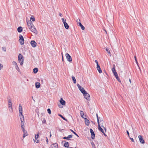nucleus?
Here are the masks:
<instances>
[{
  "mask_svg": "<svg viewBox=\"0 0 148 148\" xmlns=\"http://www.w3.org/2000/svg\"><path fill=\"white\" fill-rule=\"evenodd\" d=\"M27 25L29 28L31 27L32 26H33V24L32 23L31 21H28L27 22Z\"/></svg>",
  "mask_w": 148,
  "mask_h": 148,
  "instance_id": "9b49d317",
  "label": "nucleus"
},
{
  "mask_svg": "<svg viewBox=\"0 0 148 148\" xmlns=\"http://www.w3.org/2000/svg\"><path fill=\"white\" fill-rule=\"evenodd\" d=\"M21 121V127H24L23 126L24 125V121Z\"/></svg>",
  "mask_w": 148,
  "mask_h": 148,
  "instance_id": "473e14b6",
  "label": "nucleus"
},
{
  "mask_svg": "<svg viewBox=\"0 0 148 148\" xmlns=\"http://www.w3.org/2000/svg\"><path fill=\"white\" fill-rule=\"evenodd\" d=\"M82 118H83L84 119H85V120L86 119H87L86 118V116L85 115L84 116V115L83 117H82Z\"/></svg>",
  "mask_w": 148,
  "mask_h": 148,
  "instance_id": "052dcab7",
  "label": "nucleus"
},
{
  "mask_svg": "<svg viewBox=\"0 0 148 148\" xmlns=\"http://www.w3.org/2000/svg\"><path fill=\"white\" fill-rule=\"evenodd\" d=\"M80 113L81 116L82 117H83V116L84 115V112L82 111H81L80 112Z\"/></svg>",
  "mask_w": 148,
  "mask_h": 148,
  "instance_id": "f704fd0d",
  "label": "nucleus"
},
{
  "mask_svg": "<svg viewBox=\"0 0 148 148\" xmlns=\"http://www.w3.org/2000/svg\"><path fill=\"white\" fill-rule=\"evenodd\" d=\"M58 144L56 143L53 144H52L49 148H58Z\"/></svg>",
  "mask_w": 148,
  "mask_h": 148,
  "instance_id": "1a4fd4ad",
  "label": "nucleus"
},
{
  "mask_svg": "<svg viewBox=\"0 0 148 148\" xmlns=\"http://www.w3.org/2000/svg\"><path fill=\"white\" fill-rule=\"evenodd\" d=\"M86 94H83L84 98L88 100H90V95L89 94L87 93L86 92Z\"/></svg>",
  "mask_w": 148,
  "mask_h": 148,
  "instance_id": "39448f33",
  "label": "nucleus"
},
{
  "mask_svg": "<svg viewBox=\"0 0 148 148\" xmlns=\"http://www.w3.org/2000/svg\"><path fill=\"white\" fill-rule=\"evenodd\" d=\"M42 124H46V121L45 118H44L43 120L42 121Z\"/></svg>",
  "mask_w": 148,
  "mask_h": 148,
  "instance_id": "4c0bfd02",
  "label": "nucleus"
},
{
  "mask_svg": "<svg viewBox=\"0 0 148 148\" xmlns=\"http://www.w3.org/2000/svg\"><path fill=\"white\" fill-rule=\"evenodd\" d=\"M62 22H63V23L64 24V22H66V20L65 19L64 20V18H62Z\"/></svg>",
  "mask_w": 148,
  "mask_h": 148,
  "instance_id": "de8ad7c7",
  "label": "nucleus"
},
{
  "mask_svg": "<svg viewBox=\"0 0 148 148\" xmlns=\"http://www.w3.org/2000/svg\"><path fill=\"white\" fill-rule=\"evenodd\" d=\"M20 119L21 121H24V116L22 114L20 115Z\"/></svg>",
  "mask_w": 148,
  "mask_h": 148,
  "instance_id": "393cba45",
  "label": "nucleus"
},
{
  "mask_svg": "<svg viewBox=\"0 0 148 148\" xmlns=\"http://www.w3.org/2000/svg\"><path fill=\"white\" fill-rule=\"evenodd\" d=\"M101 127H102L104 129L105 132H106V129L105 127H103V126H102Z\"/></svg>",
  "mask_w": 148,
  "mask_h": 148,
  "instance_id": "bf43d9fd",
  "label": "nucleus"
},
{
  "mask_svg": "<svg viewBox=\"0 0 148 148\" xmlns=\"http://www.w3.org/2000/svg\"><path fill=\"white\" fill-rule=\"evenodd\" d=\"M96 116L97 117V121L98 123H99V119H100V117L98 116L97 114H96Z\"/></svg>",
  "mask_w": 148,
  "mask_h": 148,
  "instance_id": "c756f323",
  "label": "nucleus"
},
{
  "mask_svg": "<svg viewBox=\"0 0 148 148\" xmlns=\"http://www.w3.org/2000/svg\"><path fill=\"white\" fill-rule=\"evenodd\" d=\"M98 72H99V73H102V71L101 70V69L100 67L99 68H98L97 69Z\"/></svg>",
  "mask_w": 148,
  "mask_h": 148,
  "instance_id": "2f4dec72",
  "label": "nucleus"
},
{
  "mask_svg": "<svg viewBox=\"0 0 148 148\" xmlns=\"http://www.w3.org/2000/svg\"><path fill=\"white\" fill-rule=\"evenodd\" d=\"M64 27L66 29H68L69 28V26L68 24L66 22H64Z\"/></svg>",
  "mask_w": 148,
  "mask_h": 148,
  "instance_id": "dca6fc26",
  "label": "nucleus"
},
{
  "mask_svg": "<svg viewBox=\"0 0 148 148\" xmlns=\"http://www.w3.org/2000/svg\"><path fill=\"white\" fill-rule=\"evenodd\" d=\"M40 86L39 82H36L35 83V87L36 88H40Z\"/></svg>",
  "mask_w": 148,
  "mask_h": 148,
  "instance_id": "a211bd4d",
  "label": "nucleus"
},
{
  "mask_svg": "<svg viewBox=\"0 0 148 148\" xmlns=\"http://www.w3.org/2000/svg\"><path fill=\"white\" fill-rule=\"evenodd\" d=\"M32 20L33 21H35V18L34 17H31L30 19V20Z\"/></svg>",
  "mask_w": 148,
  "mask_h": 148,
  "instance_id": "a19ab883",
  "label": "nucleus"
},
{
  "mask_svg": "<svg viewBox=\"0 0 148 148\" xmlns=\"http://www.w3.org/2000/svg\"><path fill=\"white\" fill-rule=\"evenodd\" d=\"M47 111L48 112V113L50 114H51V111L50 108H48L47 110Z\"/></svg>",
  "mask_w": 148,
  "mask_h": 148,
  "instance_id": "e433bc0d",
  "label": "nucleus"
},
{
  "mask_svg": "<svg viewBox=\"0 0 148 148\" xmlns=\"http://www.w3.org/2000/svg\"><path fill=\"white\" fill-rule=\"evenodd\" d=\"M138 137L140 143L142 144H144L145 143V140L143 139V137L141 135H139L138 136Z\"/></svg>",
  "mask_w": 148,
  "mask_h": 148,
  "instance_id": "6e6552de",
  "label": "nucleus"
},
{
  "mask_svg": "<svg viewBox=\"0 0 148 148\" xmlns=\"http://www.w3.org/2000/svg\"><path fill=\"white\" fill-rule=\"evenodd\" d=\"M113 67L112 68V70L113 72V73L114 74V75L115 77L116 76H117V75H118L116 70L115 69V66L114 65H113Z\"/></svg>",
  "mask_w": 148,
  "mask_h": 148,
  "instance_id": "0eeeda50",
  "label": "nucleus"
},
{
  "mask_svg": "<svg viewBox=\"0 0 148 148\" xmlns=\"http://www.w3.org/2000/svg\"><path fill=\"white\" fill-rule=\"evenodd\" d=\"M62 60L63 62H64V60L63 56L62 53Z\"/></svg>",
  "mask_w": 148,
  "mask_h": 148,
  "instance_id": "13d9d810",
  "label": "nucleus"
},
{
  "mask_svg": "<svg viewBox=\"0 0 148 148\" xmlns=\"http://www.w3.org/2000/svg\"><path fill=\"white\" fill-rule=\"evenodd\" d=\"M35 135V139L36 140H37V138H38L39 137V134L38 133L37 134V135Z\"/></svg>",
  "mask_w": 148,
  "mask_h": 148,
  "instance_id": "58836bf2",
  "label": "nucleus"
},
{
  "mask_svg": "<svg viewBox=\"0 0 148 148\" xmlns=\"http://www.w3.org/2000/svg\"><path fill=\"white\" fill-rule=\"evenodd\" d=\"M60 102L62 105H65L66 103L65 101L62 98H61Z\"/></svg>",
  "mask_w": 148,
  "mask_h": 148,
  "instance_id": "4468645a",
  "label": "nucleus"
},
{
  "mask_svg": "<svg viewBox=\"0 0 148 148\" xmlns=\"http://www.w3.org/2000/svg\"><path fill=\"white\" fill-rule=\"evenodd\" d=\"M73 137L72 135H69L67 137L64 136L63 138V139H66L67 140H69L70 138H72Z\"/></svg>",
  "mask_w": 148,
  "mask_h": 148,
  "instance_id": "ddd939ff",
  "label": "nucleus"
},
{
  "mask_svg": "<svg viewBox=\"0 0 148 148\" xmlns=\"http://www.w3.org/2000/svg\"><path fill=\"white\" fill-rule=\"evenodd\" d=\"M104 135L105 136H107V135L104 132H103V133Z\"/></svg>",
  "mask_w": 148,
  "mask_h": 148,
  "instance_id": "338daca9",
  "label": "nucleus"
},
{
  "mask_svg": "<svg viewBox=\"0 0 148 148\" xmlns=\"http://www.w3.org/2000/svg\"><path fill=\"white\" fill-rule=\"evenodd\" d=\"M22 130L23 131V133H27V132L25 130L24 127H21Z\"/></svg>",
  "mask_w": 148,
  "mask_h": 148,
  "instance_id": "72a5a7b5",
  "label": "nucleus"
},
{
  "mask_svg": "<svg viewBox=\"0 0 148 148\" xmlns=\"http://www.w3.org/2000/svg\"><path fill=\"white\" fill-rule=\"evenodd\" d=\"M12 106V103H8V107Z\"/></svg>",
  "mask_w": 148,
  "mask_h": 148,
  "instance_id": "3c124183",
  "label": "nucleus"
},
{
  "mask_svg": "<svg viewBox=\"0 0 148 148\" xmlns=\"http://www.w3.org/2000/svg\"><path fill=\"white\" fill-rule=\"evenodd\" d=\"M2 49L5 51V52L6 51V48L5 47H3Z\"/></svg>",
  "mask_w": 148,
  "mask_h": 148,
  "instance_id": "8fccbe9b",
  "label": "nucleus"
},
{
  "mask_svg": "<svg viewBox=\"0 0 148 148\" xmlns=\"http://www.w3.org/2000/svg\"><path fill=\"white\" fill-rule=\"evenodd\" d=\"M79 21H80V20L79 19H77V22L78 24V23H79Z\"/></svg>",
  "mask_w": 148,
  "mask_h": 148,
  "instance_id": "69168bd1",
  "label": "nucleus"
},
{
  "mask_svg": "<svg viewBox=\"0 0 148 148\" xmlns=\"http://www.w3.org/2000/svg\"><path fill=\"white\" fill-rule=\"evenodd\" d=\"M58 115L60 116L64 120L66 121H68L66 119L65 117H64L61 114H58Z\"/></svg>",
  "mask_w": 148,
  "mask_h": 148,
  "instance_id": "5701e85b",
  "label": "nucleus"
},
{
  "mask_svg": "<svg viewBox=\"0 0 148 148\" xmlns=\"http://www.w3.org/2000/svg\"><path fill=\"white\" fill-rule=\"evenodd\" d=\"M72 80L73 81L74 83L76 84V80L75 77L72 75Z\"/></svg>",
  "mask_w": 148,
  "mask_h": 148,
  "instance_id": "b1692460",
  "label": "nucleus"
},
{
  "mask_svg": "<svg viewBox=\"0 0 148 148\" xmlns=\"http://www.w3.org/2000/svg\"><path fill=\"white\" fill-rule=\"evenodd\" d=\"M78 25L81 27V29L82 30H84L85 29V27L83 25H82L80 22H79V23H78Z\"/></svg>",
  "mask_w": 148,
  "mask_h": 148,
  "instance_id": "6ab92c4d",
  "label": "nucleus"
},
{
  "mask_svg": "<svg viewBox=\"0 0 148 148\" xmlns=\"http://www.w3.org/2000/svg\"><path fill=\"white\" fill-rule=\"evenodd\" d=\"M91 144L92 147L93 148H96L95 147V145L93 141L91 142Z\"/></svg>",
  "mask_w": 148,
  "mask_h": 148,
  "instance_id": "cd10ccee",
  "label": "nucleus"
},
{
  "mask_svg": "<svg viewBox=\"0 0 148 148\" xmlns=\"http://www.w3.org/2000/svg\"><path fill=\"white\" fill-rule=\"evenodd\" d=\"M28 134L27 133H23V138H24Z\"/></svg>",
  "mask_w": 148,
  "mask_h": 148,
  "instance_id": "79ce46f5",
  "label": "nucleus"
},
{
  "mask_svg": "<svg viewBox=\"0 0 148 148\" xmlns=\"http://www.w3.org/2000/svg\"><path fill=\"white\" fill-rule=\"evenodd\" d=\"M128 135V136L129 137H130V135L129 132L128 131H126Z\"/></svg>",
  "mask_w": 148,
  "mask_h": 148,
  "instance_id": "5fc2aeb1",
  "label": "nucleus"
},
{
  "mask_svg": "<svg viewBox=\"0 0 148 148\" xmlns=\"http://www.w3.org/2000/svg\"><path fill=\"white\" fill-rule=\"evenodd\" d=\"M39 140H37V141H36V143H39Z\"/></svg>",
  "mask_w": 148,
  "mask_h": 148,
  "instance_id": "774afa93",
  "label": "nucleus"
},
{
  "mask_svg": "<svg viewBox=\"0 0 148 148\" xmlns=\"http://www.w3.org/2000/svg\"><path fill=\"white\" fill-rule=\"evenodd\" d=\"M9 110L11 112H13V109L12 108V106L10 107H8Z\"/></svg>",
  "mask_w": 148,
  "mask_h": 148,
  "instance_id": "c85d7f7f",
  "label": "nucleus"
},
{
  "mask_svg": "<svg viewBox=\"0 0 148 148\" xmlns=\"http://www.w3.org/2000/svg\"><path fill=\"white\" fill-rule=\"evenodd\" d=\"M69 143L68 142L65 141V143L64 144V146L65 147H69Z\"/></svg>",
  "mask_w": 148,
  "mask_h": 148,
  "instance_id": "4be33fe9",
  "label": "nucleus"
},
{
  "mask_svg": "<svg viewBox=\"0 0 148 148\" xmlns=\"http://www.w3.org/2000/svg\"><path fill=\"white\" fill-rule=\"evenodd\" d=\"M23 59H22L21 60V62L20 63V65H22L23 64Z\"/></svg>",
  "mask_w": 148,
  "mask_h": 148,
  "instance_id": "49530a36",
  "label": "nucleus"
},
{
  "mask_svg": "<svg viewBox=\"0 0 148 148\" xmlns=\"http://www.w3.org/2000/svg\"><path fill=\"white\" fill-rule=\"evenodd\" d=\"M85 120V124L87 126L89 125L90 123L89 121L87 119H86Z\"/></svg>",
  "mask_w": 148,
  "mask_h": 148,
  "instance_id": "aec40b11",
  "label": "nucleus"
},
{
  "mask_svg": "<svg viewBox=\"0 0 148 148\" xmlns=\"http://www.w3.org/2000/svg\"><path fill=\"white\" fill-rule=\"evenodd\" d=\"M134 59H135V60L136 61H137V60L136 57L135 56H134Z\"/></svg>",
  "mask_w": 148,
  "mask_h": 148,
  "instance_id": "680f3d73",
  "label": "nucleus"
},
{
  "mask_svg": "<svg viewBox=\"0 0 148 148\" xmlns=\"http://www.w3.org/2000/svg\"><path fill=\"white\" fill-rule=\"evenodd\" d=\"M115 77L117 79V80L118 81V82H121V80H120V79L119 78V77L118 75H117V76H116Z\"/></svg>",
  "mask_w": 148,
  "mask_h": 148,
  "instance_id": "c9c22d12",
  "label": "nucleus"
},
{
  "mask_svg": "<svg viewBox=\"0 0 148 148\" xmlns=\"http://www.w3.org/2000/svg\"><path fill=\"white\" fill-rule=\"evenodd\" d=\"M29 29L32 32H33V33H34L36 34H37V31L34 25L33 26H32V27H30Z\"/></svg>",
  "mask_w": 148,
  "mask_h": 148,
  "instance_id": "f03ea898",
  "label": "nucleus"
},
{
  "mask_svg": "<svg viewBox=\"0 0 148 148\" xmlns=\"http://www.w3.org/2000/svg\"><path fill=\"white\" fill-rule=\"evenodd\" d=\"M97 69L100 68V66L98 64H97Z\"/></svg>",
  "mask_w": 148,
  "mask_h": 148,
  "instance_id": "864d4df0",
  "label": "nucleus"
},
{
  "mask_svg": "<svg viewBox=\"0 0 148 148\" xmlns=\"http://www.w3.org/2000/svg\"><path fill=\"white\" fill-rule=\"evenodd\" d=\"M23 28L21 27H19L17 28V31L19 33H21L22 32Z\"/></svg>",
  "mask_w": 148,
  "mask_h": 148,
  "instance_id": "f3484780",
  "label": "nucleus"
},
{
  "mask_svg": "<svg viewBox=\"0 0 148 148\" xmlns=\"http://www.w3.org/2000/svg\"><path fill=\"white\" fill-rule=\"evenodd\" d=\"M98 130L101 132H102V133H103L104 131L103 129L101 127V126L100 125V124L99 123H98Z\"/></svg>",
  "mask_w": 148,
  "mask_h": 148,
  "instance_id": "2eb2a0df",
  "label": "nucleus"
},
{
  "mask_svg": "<svg viewBox=\"0 0 148 148\" xmlns=\"http://www.w3.org/2000/svg\"><path fill=\"white\" fill-rule=\"evenodd\" d=\"M129 138L132 142H134V140L132 138L130 137H129Z\"/></svg>",
  "mask_w": 148,
  "mask_h": 148,
  "instance_id": "09e8293b",
  "label": "nucleus"
},
{
  "mask_svg": "<svg viewBox=\"0 0 148 148\" xmlns=\"http://www.w3.org/2000/svg\"><path fill=\"white\" fill-rule=\"evenodd\" d=\"M46 141L47 142V143L48 144V138H47V137L46 138Z\"/></svg>",
  "mask_w": 148,
  "mask_h": 148,
  "instance_id": "4d7b16f0",
  "label": "nucleus"
},
{
  "mask_svg": "<svg viewBox=\"0 0 148 148\" xmlns=\"http://www.w3.org/2000/svg\"><path fill=\"white\" fill-rule=\"evenodd\" d=\"M66 57L67 61L69 62L72 61V58L70 55L68 53H66L65 54Z\"/></svg>",
  "mask_w": 148,
  "mask_h": 148,
  "instance_id": "20e7f679",
  "label": "nucleus"
},
{
  "mask_svg": "<svg viewBox=\"0 0 148 148\" xmlns=\"http://www.w3.org/2000/svg\"><path fill=\"white\" fill-rule=\"evenodd\" d=\"M32 46L33 47H36L37 43L34 40H32L30 42Z\"/></svg>",
  "mask_w": 148,
  "mask_h": 148,
  "instance_id": "9d476101",
  "label": "nucleus"
},
{
  "mask_svg": "<svg viewBox=\"0 0 148 148\" xmlns=\"http://www.w3.org/2000/svg\"><path fill=\"white\" fill-rule=\"evenodd\" d=\"M106 50L109 54H110L111 53L109 49H106Z\"/></svg>",
  "mask_w": 148,
  "mask_h": 148,
  "instance_id": "c03bdc74",
  "label": "nucleus"
},
{
  "mask_svg": "<svg viewBox=\"0 0 148 148\" xmlns=\"http://www.w3.org/2000/svg\"><path fill=\"white\" fill-rule=\"evenodd\" d=\"M100 119V120L99 123H100V125H101L102 126L103 125V121L102 119V118H101V119Z\"/></svg>",
  "mask_w": 148,
  "mask_h": 148,
  "instance_id": "a878e982",
  "label": "nucleus"
},
{
  "mask_svg": "<svg viewBox=\"0 0 148 148\" xmlns=\"http://www.w3.org/2000/svg\"><path fill=\"white\" fill-rule=\"evenodd\" d=\"M19 42L21 45H23L24 44V39L22 35L20 36Z\"/></svg>",
  "mask_w": 148,
  "mask_h": 148,
  "instance_id": "7ed1b4c3",
  "label": "nucleus"
},
{
  "mask_svg": "<svg viewBox=\"0 0 148 148\" xmlns=\"http://www.w3.org/2000/svg\"><path fill=\"white\" fill-rule=\"evenodd\" d=\"M59 16H61V17L62 16V15L61 13H59Z\"/></svg>",
  "mask_w": 148,
  "mask_h": 148,
  "instance_id": "e2e57ef3",
  "label": "nucleus"
},
{
  "mask_svg": "<svg viewBox=\"0 0 148 148\" xmlns=\"http://www.w3.org/2000/svg\"><path fill=\"white\" fill-rule=\"evenodd\" d=\"M90 132L91 134V138L92 139H94L95 138V134L94 133V132L93 130L92 129L90 128Z\"/></svg>",
  "mask_w": 148,
  "mask_h": 148,
  "instance_id": "423d86ee",
  "label": "nucleus"
},
{
  "mask_svg": "<svg viewBox=\"0 0 148 148\" xmlns=\"http://www.w3.org/2000/svg\"><path fill=\"white\" fill-rule=\"evenodd\" d=\"M38 71V69L37 68H35L33 69V72L34 73H36Z\"/></svg>",
  "mask_w": 148,
  "mask_h": 148,
  "instance_id": "412c9836",
  "label": "nucleus"
},
{
  "mask_svg": "<svg viewBox=\"0 0 148 148\" xmlns=\"http://www.w3.org/2000/svg\"><path fill=\"white\" fill-rule=\"evenodd\" d=\"M77 85L79 89L81 92L83 94H86V91L85 90L84 88L83 87H82L79 84H77Z\"/></svg>",
  "mask_w": 148,
  "mask_h": 148,
  "instance_id": "f257e3e1",
  "label": "nucleus"
},
{
  "mask_svg": "<svg viewBox=\"0 0 148 148\" xmlns=\"http://www.w3.org/2000/svg\"><path fill=\"white\" fill-rule=\"evenodd\" d=\"M12 64L15 66L17 65V63L15 61H13L12 62Z\"/></svg>",
  "mask_w": 148,
  "mask_h": 148,
  "instance_id": "37998d69",
  "label": "nucleus"
},
{
  "mask_svg": "<svg viewBox=\"0 0 148 148\" xmlns=\"http://www.w3.org/2000/svg\"><path fill=\"white\" fill-rule=\"evenodd\" d=\"M12 103V101L10 99H9L8 100V103Z\"/></svg>",
  "mask_w": 148,
  "mask_h": 148,
  "instance_id": "603ef678",
  "label": "nucleus"
},
{
  "mask_svg": "<svg viewBox=\"0 0 148 148\" xmlns=\"http://www.w3.org/2000/svg\"><path fill=\"white\" fill-rule=\"evenodd\" d=\"M19 58H20V59L22 60V58H23V56L21 53H20L19 54L18 56V59H19Z\"/></svg>",
  "mask_w": 148,
  "mask_h": 148,
  "instance_id": "bb28decb",
  "label": "nucleus"
},
{
  "mask_svg": "<svg viewBox=\"0 0 148 148\" xmlns=\"http://www.w3.org/2000/svg\"><path fill=\"white\" fill-rule=\"evenodd\" d=\"M59 104L60 105H59V104L58 105V106L59 107L61 108H62L63 107V106L60 105V104Z\"/></svg>",
  "mask_w": 148,
  "mask_h": 148,
  "instance_id": "6e6d98bb",
  "label": "nucleus"
},
{
  "mask_svg": "<svg viewBox=\"0 0 148 148\" xmlns=\"http://www.w3.org/2000/svg\"><path fill=\"white\" fill-rule=\"evenodd\" d=\"M70 130L74 134H75V135L77 136V137H79V136L77 134L76 132H74L73 130H72L71 129H70Z\"/></svg>",
  "mask_w": 148,
  "mask_h": 148,
  "instance_id": "7c9ffc66",
  "label": "nucleus"
},
{
  "mask_svg": "<svg viewBox=\"0 0 148 148\" xmlns=\"http://www.w3.org/2000/svg\"><path fill=\"white\" fill-rule=\"evenodd\" d=\"M95 62L97 64H98L97 60H95Z\"/></svg>",
  "mask_w": 148,
  "mask_h": 148,
  "instance_id": "0e129e2a",
  "label": "nucleus"
},
{
  "mask_svg": "<svg viewBox=\"0 0 148 148\" xmlns=\"http://www.w3.org/2000/svg\"><path fill=\"white\" fill-rule=\"evenodd\" d=\"M16 69L19 72L20 71V69L18 66V65L16 66H15Z\"/></svg>",
  "mask_w": 148,
  "mask_h": 148,
  "instance_id": "ea45409f",
  "label": "nucleus"
},
{
  "mask_svg": "<svg viewBox=\"0 0 148 148\" xmlns=\"http://www.w3.org/2000/svg\"><path fill=\"white\" fill-rule=\"evenodd\" d=\"M3 64L0 63V70H1L3 68Z\"/></svg>",
  "mask_w": 148,
  "mask_h": 148,
  "instance_id": "a18cd8bd",
  "label": "nucleus"
},
{
  "mask_svg": "<svg viewBox=\"0 0 148 148\" xmlns=\"http://www.w3.org/2000/svg\"><path fill=\"white\" fill-rule=\"evenodd\" d=\"M19 112L20 114H22L23 113V110L21 104H20L19 106Z\"/></svg>",
  "mask_w": 148,
  "mask_h": 148,
  "instance_id": "f8f14e48",
  "label": "nucleus"
}]
</instances>
